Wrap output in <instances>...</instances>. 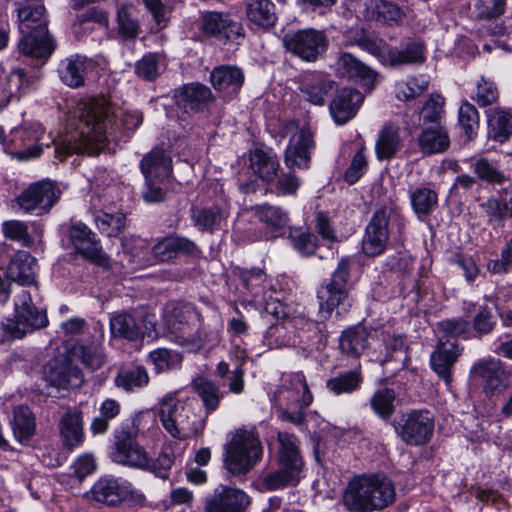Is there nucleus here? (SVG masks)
Masks as SVG:
<instances>
[{"instance_id":"obj_21","label":"nucleus","mask_w":512,"mask_h":512,"mask_svg":"<svg viewBox=\"0 0 512 512\" xmlns=\"http://www.w3.org/2000/svg\"><path fill=\"white\" fill-rule=\"evenodd\" d=\"M462 351L463 348L459 347L456 342L440 341L430 356L432 370L444 380L447 386L451 385L452 369Z\"/></svg>"},{"instance_id":"obj_60","label":"nucleus","mask_w":512,"mask_h":512,"mask_svg":"<svg viewBox=\"0 0 512 512\" xmlns=\"http://www.w3.org/2000/svg\"><path fill=\"white\" fill-rule=\"evenodd\" d=\"M352 43L376 57L381 63L388 64L390 47L383 39L362 34L355 38Z\"/></svg>"},{"instance_id":"obj_13","label":"nucleus","mask_w":512,"mask_h":512,"mask_svg":"<svg viewBox=\"0 0 512 512\" xmlns=\"http://www.w3.org/2000/svg\"><path fill=\"white\" fill-rule=\"evenodd\" d=\"M60 194L55 183L41 180L29 185L13 202L24 213L42 215L50 211L59 200Z\"/></svg>"},{"instance_id":"obj_40","label":"nucleus","mask_w":512,"mask_h":512,"mask_svg":"<svg viewBox=\"0 0 512 512\" xmlns=\"http://www.w3.org/2000/svg\"><path fill=\"white\" fill-rule=\"evenodd\" d=\"M464 307L467 317H472V328L476 337L481 338L492 332L496 321L487 305L465 302Z\"/></svg>"},{"instance_id":"obj_20","label":"nucleus","mask_w":512,"mask_h":512,"mask_svg":"<svg viewBox=\"0 0 512 512\" xmlns=\"http://www.w3.org/2000/svg\"><path fill=\"white\" fill-rule=\"evenodd\" d=\"M210 83L224 98H234L241 90L245 76L243 70L230 64L216 66L210 72Z\"/></svg>"},{"instance_id":"obj_8","label":"nucleus","mask_w":512,"mask_h":512,"mask_svg":"<svg viewBox=\"0 0 512 512\" xmlns=\"http://www.w3.org/2000/svg\"><path fill=\"white\" fill-rule=\"evenodd\" d=\"M48 318L45 311L33 303L29 291L22 289L14 299V318L1 324L3 331L12 339H22L36 329L46 327Z\"/></svg>"},{"instance_id":"obj_52","label":"nucleus","mask_w":512,"mask_h":512,"mask_svg":"<svg viewBox=\"0 0 512 512\" xmlns=\"http://www.w3.org/2000/svg\"><path fill=\"white\" fill-rule=\"evenodd\" d=\"M194 388L195 392L203 402L207 417L219 407L223 395L219 391V387L214 382L205 378L195 380Z\"/></svg>"},{"instance_id":"obj_56","label":"nucleus","mask_w":512,"mask_h":512,"mask_svg":"<svg viewBox=\"0 0 512 512\" xmlns=\"http://www.w3.org/2000/svg\"><path fill=\"white\" fill-rule=\"evenodd\" d=\"M95 224L102 234L117 237L126 226V216L121 212L114 214L98 211L94 217Z\"/></svg>"},{"instance_id":"obj_16","label":"nucleus","mask_w":512,"mask_h":512,"mask_svg":"<svg viewBox=\"0 0 512 512\" xmlns=\"http://www.w3.org/2000/svg\"><path fill=\"white\" fill-rule=\"evenodd\" d=\"M315 148L313 135L308 129L294 133L284 151V163L287 168L306 170L310 167L311 152Z\"/></svg>"},{"instance_id":"obj_49","label":"nucleus","mask_w":512,"mask_h":512,"mask_svg":"<svg viewBox=\"0 0 512 512\" xmlns=\"http://www.w3.org/2000/svg\"><path fill=\"white\" fill-rule=\"evenodd\" d=\"M149 374L144 366H135L121 369L115 377L117 387L126 391H134L148 385Z\"/></svg>"},{"instance_id":"obj_58","label":"nucleus","mask_w":512,"mask_h":512,"mask_svg":"<svg viewBox=\"0 0 512 512\" xmlns=\"http://www.w3.org/2000/svg\"><path fill=\"white\" fill-rule=\"evenodd\" d=\"M278 441L281 445L278 462H284L293 466L297 464V467L302 469L303 461L299 453L297 437L287 432H279Z\"/></svg>"},{"instance_id":"obj_24","label":"nucleus","mask_w":512,"mask_h":512,"mask_svg":"<svg viewBox=\"0 0 512 512\" xmlns=\"http://www.w3.org/2000/svg\"><path fill=\"white\" fill-rule=\"evenodd\" d=\"M336 70L340 76L356 79L369 90L372 89L377 77V73L373 69L348 52L340 53L336 62Z\"/></svg>"},{"instance_id":"obj_23","label":"nucleus","mask_w":512,"mask_h":512,"mask_svg":"<svg viewBox=\"0 0 512 512\" xmlns=\"http://www.w3.org/2000/svg\"><path fill=\"white\" fill-rule=\"evenodd\" d=\"M363 102V95L356 89L343 88L329 105L332 118L338 125H343L354 118Z\"/></svg>"},{"instance_id":"obj_3","label":"nucleus","mask_w":512,"mask_h":512,"mask_svg":"<svg viewBox=\"0 0 512 512\" xmlns=\"http://www.w3.org/2000/svg\"><path fill=\"white\" fill-rule=\"evenodd\" d=\"M18 28L22 38L18 43L20 53L34 58H48L54 51V42L48 33L45 7L40 2L16 1Z\"/></svg>"},{"instance_id":"obj_37","label":"nucleus","mask_w":512,"mask_h":512,"mask_svg":"<svg viewBox=\"0 0 512 512\" xmlns=\"http://www.w3.org/2000/svg\"><path fill=\"white\" fill-rule=\"evenodd\" d=\"M402 147L400 129L393 124L384 125L380 130L375 144L376 156L379 160H390Z\"/></svg>"},{"instance_id":"obj_36","label":"nucleus","mask_w":512,"mask_h":512,"mask_svg":"<svg viewBox=\"0 0 512 512\" xmlns=\"http://www.w3.org/2000/svg\"><path fill=\"white\" fill-rule=\"evenodd\" d=\"M14 438L20 443H28L36 432V418L28 406L20 405L13 409L11 422Z\"/></svg>"},{"instance_id":"obj_32","label":"nucleus","mask_w":512,"mask_h":512,"mask_svg":"<svg viewBox=\"0 0 512 512\" xmlns=\"http://www.w3.org/2000/svg\"><path fill=\"white\" fill-rule=\"evenodd\" d=\"M60 435L65 447L73 449L84 442L83 414L77 409H68L59 423Z\"/></svg>"},{"instance_id":"obj_62","label":"nucleus","mask_w":512,"mask_h":512,"mask_svg":"<svg viewBox=\"0 0 512 512\" xmlns=\"http://www.w3.org/2000/svg\"><path fill=\"white\" fill-rule=\"evenodd\" d=\"M174 461L175 454L173 449L170 446H164L155 459H152L148 454V467L142 470L149 471L156 477L165 480L169 477L170 469Z\"/></svg>"},{"instance_id":"obj_33","label":"nucleus","mask_w":512,"mask_h":512,"mask_svg":"<svg viewBox=\"0 0 512 512\" xmlns=\"http://www.w3.org/2000/svg\"><path fill=\"white\" fill-rule=\"evenodd\" d=\"M425 61V43L419 38H408L400 47L390 48V66L418 64Z\"/></svg>"},{"instance_id":"obj_11","label":"nucleus","mask_w":512,"mask_h":512,"mask_svg":"<svg viewBox=\"0 0 512 512\" xmlns=\"http://www.w3.org/2000/svg\"><path fill=\"white\" fill-rule=\"evenodd\" d=\"M282 42L287 52L305 62L317 61L329 47L326 32L314 28L290 31L283 36Z\"/></svg>"},{"instance_id":"obj_10","label":"nucleus","mask_w":512,"mask_h":512,"mask_svg":"<svg viewBox=\"0 0 512 512\" xmlns=\"http://www.w3.org/2000/svg\"><path fill=\"white\" fill-rule=\"evenodd\" d=\"M352 267L350 257H342L329 280L321 283L317 289V300L320 313L331 316L336 307L343 304L349 296V279Z\"/></svg>"},{"instance_id":"obj_14","label":"nucleus","mask_w":512,"mask_h":512,"mask_svg":"<svg viewBox=\"0 0 512 512\" xmlns=\"http://www.w3.org/2000/svg\"><path fill=\"white\" fill-rule=\"evenodd\" d=\"M389 217L385 209L377 210L371 217L362 239V251L370 257L381 255L389 239Z\"/></svg>"},{"instance_id":"obj_39","label":"nucleus","mask_w":512,"mask_h":512,"mask_svg":"<svg viewBox=\"0 0 512 512\" xmlns=\"http://www.w3.org/2000/svg\"><path fill=\"white\" fill-rule=\"evenodd\" d=\"M369 333L363 326L356 325L342 332L339 346L342 353L358 358L366 349Z\"/></svg>"},{"instance_id":"obj_38","label":"nucleus","mask_w":512,"mask_h":512,"mask_svg":"<svg viewBox=\"0 0 512 512\" xmlns=\"http://www.w3.org/2000/svg\"><path fill=\"white\" fill-rule=\"evenodd\" d=\"M418 144L423 153L436 154L444 152L450 145L446 129L442 125L423 128L418 137Z\"/></svg>"},{"instance_id":"obj_12","label":"nucleus","mask_w":512,"mask_h":512,"mask_svg":"<svg viewBox=\"0 0 512 512\" xmlns=\"http://www.w3.org/2000/svg\"><path fill=\"white\" fill-rule=\"evenodd\" d=\"M435 420L426 409L411 410L403 414L395 425L396 434L407 445L423 446L432 438Z\"/></svg>"},{"instance_id":"obj_45","label":"nucleus","mask_w":512,"mask_h":512,"mask_svg":"<svg viewBox=\"0 0 512 512\" xmlns=\"http://www.w3.org/2000/svg\"><path fill=\"white\" fill-rule=\"evenodd\" d=\"M334 82L321 74L306 77L301 92L306 99L315 105H323L328 93L333 89Z\"/></svg>"},{"instance_id":"obj_50","label":"nucleus","mask_w":512,"mask_h":512,"mask_svg":"<svg viewBox=\"0 0 512 512\" xmlns=\"http://www.w3.org/2000/svg\"><path fill=\"white\" fill-rule=\"evenodd\" d=\"M471 168L479 180L488 184L501 185L507 181V177L499 165L486 157L474 160Z\"/></svg>"},{"instance_id":"obj_27","label":"nucleus","mask_w":512,"mask_h":512,"mask_svg":"<svg viewBox=\"0 0 512 512\" xmlns=\"http://www.w3.org/2000/svg\"><path fill=\"white\" fill-rule=\"evenodd\" d=\"M92 67L93 62L90 59L75 55L60 62L58 73L65 85L71 88H79L84 85L85 77Z\"/></svg>"},{"instance_id":"obj_51","label":"nucleus","mask_w":512,"mask_h":512,"mask_svg":"<svg viewBox=\"0 0 512 512\" xmlns=\"http://www.w3.org/2000/svg\"><path fill=\"white\" fill-rule=\"evenodd\" d=\"M429 80L425 75L407 77L395 85V95L401 101H409L427 91Z\"/></svg>"},{"instance_id":"obj_35","label":"nucleus","mask_w":512,"mask_h":512,"mask_svg":"<svg viewBox=\"0 0 512 512\" xmlns=\"http://www.w3.org/2000/svg\"><path fill=\"white\" fill-rule=\"evenodd\" d=\"M245 10L248 21L258 28L269 29L277 21L275 5L270 0H250Z\"/></svg>"},{"instance_id":"obj_18","label":"nucleus","mask_w":512,"mask_h":512,"mask_svg":"<svg viewBox=\"0 0 512 512\" xmlns=\"http://www.w3.org/2000/svg\"><path fill=\"white\" fill-rule=\"evenodd\" d=\"M45 380L53 387L68 389L83 383L81 370L69 359H53L44 367Z\"/></svg>"},{"instance_id":"obj_57","label":"nucleus","mask_w":512,"mask_h":512,"mask_svg":"<svg viewBox=\"0 0 512 512\" xmlns=\"http://www.w3.org/2000/svg\"><path fill=\"white\" fill-rule=\"evenodd\" d=\"M507 0H475L471 17L479 21H492L501 17L506 9Z\"/></svg>"},{"instance_id":"obj_29","label":"nucleus","mask_w":512,"mask_h":512,"mask_svg":"<svg viewBox=\"0 0 512 512\" xmlns=\"http://www.w3.org/2000/svg\"><path fill=\"white\" fill-rule=\"evenodd\" d=\"M249 166L266 183L273 182L280 169L277 154L272 149L255 148L249 154Z\"/></svg>"},{"instance_id":"obj_53","label":"nucleus","mask_w":512,"mask_h":512,"mask_svg":"<svg viewBox=\"0 0 512 512\" xmlns=\"http://www.w3.org/2000/svg\"><path fill=\"white\" fill-rule=\"evenodd\" d=\"M121 410L119 402L114 399L104 400L99 407V415L92 419L90 430L93 435L104 434L108 431L110 421L116 418Z\"/></svg>"},{"instance_id":"obj_19","label":"nucleus","mask_w":512,"mask_h":512,"mask_svg":"<svg viewBox=\"0 0 512 512\" xmlns=\"http://www.w3.org/2000/svg\"><path fill=\"white\" fill-rule=\"evenodd\" d=\"M152 256L158 262H169L180 256L198 257L201 250L189 238L171 235L158 241L151 249Z\"/></svg>"},{"instance_id":"obj_63","label":"nucleus","mask_w":512,"mask_h":512,"mask_svg":"<svg viewBox=\"0 0 512 512\" xmlns=\"http://www.w3.org/2000/svg\"><path fill=\"white\" fill-rule=\"evenodd\" d=\"M238 276L244 287L254 296L259 297L264 293L267 283V275L261 268L239 269Z\"/></svg>"},{"instance_id":"obj_5","label":"nucleus","mask_w":512,"mask_h":512,"mask_svg":"<svg viewBox=\"0 0 512 512\" xmlns=\"http://www.w3.org/2000/svg\"><path fill=\"white\" fill-rule=\"evenodd\" d=\"M274 400L280 409V418L300 425L304 422L303 410L311 405L313 395L302 372L285 374L274 392Z\"/></svg>"},{"instance_id":"obj_41","label":"nucleus","mask_w":512,"mask_h":512,"mask_svg":"<svg viewBox=\"0 0 512 512\" xmlns=\"http://www.w3.org/2000/svg\"><path fill=\"white\" fill-rule=\"evenodd\" d=\"M302 469L297 464L290 465L279 462V468L268 473L263 479V485L267 490L273 491L288 485H296L300 479Z\"/></svg>"},{"instance_id":"obj_30","label":"nucleus","mask_w":512,"mask_h":512,"mask_svg":"<svg viewBox=\"0 0 512 512\" xmlns=\"http://www.w3.org/2000/svg\"><path fill=\"white\" fill-rule=\"evenodd\" d=\"M144 322L138 313L120 312L110 318V330L114 337L135 341L144 336Z\"/></svg>"},{"instance_id":"obj_46","label":"nucleus","mask_w":512,"mask_h":512,"mask_svg":"<svg viewBox=\"0 0 512 512\" xmlns=\"http://www.w3.org/2000/svg\"><path fill=\"white\" fill-rule=\"evenodd\" d=\"M367 9L371 18L390 26L398 25L407 16L399 6L386 0H369Z\"/></svg>"},{"instance_id":"obj_15","label":"nucleus","mask_w":512,"mask_h":512,"mask_svg":"<svg viewBox=\"0 0 512 512\" xmlns=\"http://www.w3.org/2000/svg\"><path fill=\"white\" fill-rule=\"evenodd\" d=\"M67 237L75 251L85 259L95 263H102L105 260L100 241L86 224L82 222L71 224Z\"/></svg>"},{"instance_id":"obj_42","label":"nucleus","mask_w":512,"mask_h":512,"mask_svg":"<svg viewBox=\"0 0 512 512\" xmlns=\"http://www.w3.org/2000/svg\"><path fill=\"white\" fill-rule=\"evenodd\" d=\"M191 218L194 226L200 231L212 233L221 228V224L227 218V212L223 208L213 205L193 210Z\"/></svg>"},{"instance_id":"obj_9","label":"nucleus","mask_w":512,"mask_h":512,"mask_svg":"<svg viewBox=\"0 0 512 512\" xmlns=\"http://www.w3.org/2000/svg\"><path fill=\"white\" fill-rule=\"evenodd\" d=\"M137 434V429L130 425L114 430L108 454L113 463L138 470L148 467V451L138 442Z\"/></svg>"},{"instance_id":"obj_25","label":"nucleus","mask_w":512,"mask_h":512,"mask_svg":"<svg viewBox=\"0 0 512 512\" xmlns=\"http://www.w3.org/2000/svg\"><path fill=\"white\" fill-rule=\"evenodd\" d=\"M140 170L146 181H163L172 173V159L165 149L154 148L143 156Z\"/></svg>"},{"instance_id":"obj_64","label":"nucleus","mask_w":512,"mask_h":512,"mask_svg":"<svg viewBox=\"0 0 512 512\" xmlns=\"http://www.w3.org/2000/svg\"><path fill=\"white\" fill-rule=\"evenodd\" d=\"M118 33L124 39H135L140 31L138 20L133 15L131 6L123 5L117 12Z\"/></svg>"},{"instance_id":"obj_17","label":"nucleus","mask_w":512,"mask_h":512,"mask_svg":"<svg viewBox=\"0 0 512 512\" xmlns=\"http://www.w3.org/2000/svg\"><path fill=\"white\" fill-rule=\"evenodd\" d=\"M250 504L249 496L242 490L221 486L206 498L205 512H244Z\"/></svg>"},{"instance_id":"obj_26","label":"nucleus","mask_w":512,"mask_h":512,"mask_svg":"<svg viewBox=\"0 0 512 512\" xmlns=\"http://www.w3.org/2000/svg\"><path fill=\"white\" fill-rule=\"evenodd\" d=\"M194 317L192 307H171L167 310L168 327L177 335L179 343H192L196 340V331L190 323Z\"/></svg>"},{"instance_id":"obj_48","label":"nucleus","mask_w":512,"mask_h":512,"mask_svg":"<svg viewBox=\"0 0 512 512\" xmlns=\"http://www.w3.org/2000/svg\"><path fill=\"white\" fill-rule=\"evenodd\" d=\"M445 99L438 94H431L425 101L421 109L417 112L419 125L426 128L428 126L441 125V119L444 116Z\"/></svg>"},{"instance_id":"obj_6","label":"nucleus","mask_w":512,"mask_h":512,"mask_svg":"<svg viewBox=\"0 0 512 512\" xmlns=\"http://www.w3.org/2000/svg\"><path fill=\"white\" fill-rule=\"evenodd\" d=\"M224 466L235 476L247 474L262 458L263 448L255 427L239 428L224 447Z\"/></svg>"},{"instance_id":"obj_55","label":"nucleus","mask_w":512,"mask_h":512,"mask_svg":"<svg viewBox=\"0 0 512 512\" xmlns=\"http://www.w3.org/2000/svg\"><path fill=\"white\" fill-rule=\"evenodd\" d=\"M458 124L467 140H473L480 126L479 113L476 107L468 102L463 101L458 109Z\"/></svg>"},{"instance_id":"obj_31","label":"nucleus","mask_w":512,"mask_h":512,"mask_svg":"<svg viewBox=\"0 0 512 512\" xmlns=\"http://www.w3.org/2000/svg\"><path fill=\"white\" fill-rule=\"evenodd\" d=\"M37 131L27 128H17L10 134L11 155L22 161L31 160L39 157L42 154V145L34 144L24 148L26 145L34 140H37Z\"/></svg>"},{"instance_id":"obj_28","label":"nucleus","mask_w":512,"mask_h":512,"mask_svg":"<svg viewBox=\"0 0 512 512\" xmlns=\"http://www.w3.org/2000/svg\"><path fill=\"white\" fill-rule=\"evenodd\" d=\"M202 31L220 39H233L240 35L241 25L233 21L228 14L208 12L202 17Z\"/></svg>"},{"instance_id":"obj_47","label":"nucleus","mask_w":512,"mask_h":512,"mask_svg":"<svg viewBox=\"0 0 512 512\" xmlns=\"http://www.w3.org/2000/svg\"><path fill=\"white\" fill-rule=\"evenodd\" d=\"M363 382V375L360 370H350L341 372L326 381V388L338 396L341 394H351L357 391Z\"/></svg>"},{"instance_id":"obj_44","label":"nucleus","mask_w":512,"mask_h":512,"mask_svg":"<svg viewBox=\"0 0 512 512\" xmlns=\"http://www.w3.org/2000/svg\"><path fill=\"white\" fill-rule=\"evenodd\" d=\"M488 126L490 137L503 143L512 135V114L508 110L496 107L488 114Z\"/></svg>"},{"instance_id":"obj_34","label":"nucleus","mask_w":512,"mask_h":512,"mask_svg":"<svg viewBox=\"0 0 512 512\" xmlns=\"http://www.w3.org/2000/svg\"><path fill=\"white\" fill-rule=\"evenodd\" d=\"M7 274L9 278L21 285H32L35 283L36 260L26 251L17 252L11 259Z\"/></svg>"},{"instance_id":"obj_1","label":"nucleus","mask_w":512,"mask_h":512,"mask_svg":"<svg viewBox=\"0 0 512 512\" xmlns=\"http://www.w3.org/2000/svg\"><path fill=\"white\" fill-rule=\"evenodd\" d=\"M116 112V107L105 97L85 102L79 131L58 142L52 141L55 145V158L64 161L73 154H98L118 128Z\"/></svg>"},{"instance_id":"obj_61","label":"nucleus","mask_w":512,"mask_h":512,"mask_svg":"<svg viewBox=\"0 0 512 512\" xmlns=\"http://www.w3.org/2000/svg\"><path fill=\"white\" fill-rule=\"evenodd\" d=\"M123 253L127 256L128 262L136 266H142L146 262V255L149 245L145 239L137 236L124 237L122 239Z\"/></svg>"},{"instance_id":"obj_7","label":"nucleus","mask_w":512,"mask_h":512,"mask_svg":"<svg viewBox=\"0 0 512 512\" xmlns=\"http://www.w3.org/2000/svg\"><path fill=\"white\" fill-rule=\"evenodd\" d=\"M85 496L90 501L109 507H116L126 501L135 505H144L146 502L145 495L129 480L112 475L100 477Z\"/></svg>"},{"instance_id":"obj_4","label":"nucleus","mask_w":512,"mask_h":512,"mask_svg":"<svg viewBox=\"0 0 512 512\" xmlns=\"http://www.w3.org/2000/svg\"><path fill=\"white\" fill-rule=\"evenodd\" d=\"M159 420L167 433L177 440H186L202 433L206 419L175 394H166L159 403Z\"/></svg>"},{"instance_id":"obj_54","label":"nucleus","mask_w":512,"mask_h":512,"mask_svg":"<svg viewBox=\"0 0 512 512\" xmlns=\"http://www.w3.org/2000/svg\"><path fill=\"white\" fill-rule=\"evenodd\" d=\"M254 210L259 221L273 231L282 230L288 223V214L279 206L263 204L255 206Z\"/></svg>"},{"instance_id":"obj_2","label":"nucleus","mask_w":512,"mask_h":512,"mask_svg":"<svg viewBox=\"0 0 512 512\" xmlns=\"http://www.w3.org/2000/svg\"><path fill=\"white\" fill-rule=\"evenodd\" d=\"M396 500L393 481L381 473H363L353 476L347 483L342 503L349 512L383 510Z\"/></svg>"},{"instance_id":"obj_43","label":"nucleus","mask_w":512,"mask_h":512,"mask_svg":"<svg viewBox=\"0 0 512 512\" xmlns=\"http://www.w3.org/2000/svg\"><path fill=\"white\" fill-rule=\"evenodd\" d=\"M410 203L419 219L429 216L438 205L437 192L427 186H418L409 192Z\"/></svg>"},{"instance_id":"obj_59","label":"nucleus","mask_w":512,"mask_h":512,"mask_svg":"<svg viewBox=\"0 0 512 512\" xmlns=\"http://www.w3.org/2000/svg\"><path fill=\"white\" fill-rule=\"evenodd\" d=\"M148 359L154 365L155 372L159 374L178 368L182 362V355L177 351L158 348L149 353Z\"/></svg>"},{"instance_id":"obj_22","label":"nucleus","mask_w":512,"mask_h":512,"mask_svg":"<svg viewBox=\"0 0 512 512\" xmlns=\"http://www.w3.org/2000/svg\"><path fill=\"white\" fill-rule=\"evenodd\" d=\"M176 104L186 112L202 111L215 100L211 89L201 83L185 84L175 91Z\"/></svg>"}]
</instances>
